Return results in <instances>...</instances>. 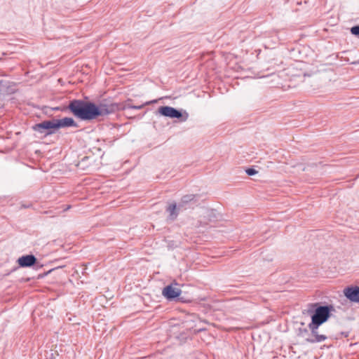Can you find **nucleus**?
Here are the masks:
<instances>
[{
    "label": "nucleus",
    "instance_id": "14",
    "mask_svg": "<svg viewBox=\"0 0 359 359\" xmlns=\"http://www.w3.org/2000/svg\"><path fill=\"white\" fill-rule=\"evenodd\" d=\"M245 172L248 175L252 176V175H254L257 174V171L255 169L252 168H247L245 170Z\"/></svg>",
    "mask_w": 359,
    "mask_h": 359
},
{
    "label": "nucleus",
    "instance_id": "17",
    "mask_svg": "<svg viewBox=\"0 0 359 359\" xmlns=\"http://www.w3.org/2000/svg\"><path fill=\"white\" fill-rule=\"evenodd\" d=\"M2 84V81H0V86H1Z\"/></svg>",
    "mask_w": 359,
    "mask_h": 359
},
{
    "label": "nucleus",
    "instance_id": "10",
    "mask_svg": "<svg viewBox=\"0 0 359 359\" xmlns=\"http://www.w3.org/2000/svg\"><path fill=\"white\" fill-rule=\"evenodd\" d=\"M182 206V204H180L177 207L175 203H169L165 209V211L168 213V219L170 221L175 220L179 215V211Z\"/></svg>",
    "mask_w": 359,
    "mask_h": 359
},
{
    "label": "nucleus",
    "instance_id": "4",
    "mask_svg": "<svg viewBox=\"0 0 359 359\" xmlns=\"http://www.w3.org/2000/svg\"><path fill=\"white\" fill-rule=\"evenodd\" d=\"M152 102H147L144 104H142L140 105H133L130 103V100H128L123 104H118L116 102H111L109 101H103L98 106H97V109L99 111L97 114V117L100 116L108 115L112 113L116 112L120 109L126 110V109H141L145 105H147Z\"/></svg>",
    "mask_w": 359,
    "mask_h": 359
},
{
    "label": "nucleus",
    "instance_id": "13",
    "mask_svg": "<svg viewBox=\"0 0 359 359\" xmlns=\"http://www.w3.org/2000/svg\"><path fill=\"white\" fill-rule=\"evenodd\" d=\"M350 32L353 35L359 37V25L352 27Z\"/></svg>",
    "mask_w": 359,
    "mask_h": 359
},
{
    "label": "nucleus",
    "instance_id": "8",
    "mask_svg": "<svg viewBox=\"0 0 359 359\" xmlns=\"http://www.w3.org/2000/svg\"><path fill=\"white\" fill-rule=\"evenodd\" d=\"M344 294L351 302L359 303V287H347L344 290Z\"/></svg>",
    "mask_w": 359,
    "mask_h": 359
},
{
    "label": "nucleus",
    "instance_id": "7",
    "mask_svg": "<svg viewBox=\"0 0 359 359\" xmlns=\"http://www.w3.org/2000/svg\"><path fill=\"white\" fill-rule=\"evenodd\" d=\"M182 293V290L173 287L172 285L165 286L162 292L163 295L168 300H172L179 297Z\"/></svg>",
    "mask_w": 359,
    "mask_h": 359
},
{
    "label": "nucleus",
    "instance_id": "16",
    "mask_svg": "<svg viewBox=\"0 0 359 359\" xmlns=\"http://www.w3.org/2000/svg\"><path fill=\"white\" fill-rule=\"evenodd\" d=\"M299 331H300V332H305V333H306V332H308L306 329H304L303 330H299Z\"/></svg>",
    "mask_w": 359,
    "mask_h": 359
},
{
    "label": "nucleus",
    "instance_id": "3",
    "mask_svg": "<svg viewBox=\"0 0 359 359\" xmlns=\"http://www.w3.org/2000/svg\"><path fill=\"white\" fill-rule=\"evenodd\" d=\"M67 108L76 117L83 121L95 119L99 113L95 104L82 100H71Z\"/></svg>",
    "mask_w": 359,
    "mask_h": 359
},
{
    "label": "nucleus",
    "instance_id": "2",
    "mask_svg": "<svg viewBox=\"0 0 359 359\" xmlns=\"http://www.w3.org/2000/svg\"><path fill=\"white\" fill-rule=\"evenodd\" d=\"M67 108L76 117L83 121L95 119L99 113L95 104L82 100H71Z\"/></svg>",
    "mask_w": 359,
    "mask_h": 359
},
{
    "label": "nucleus",
    "instance_id": "6",
    "mask_svg": "<svg viewBox=\"0 0 359 359\" xmlns=\"http://www.w3.org/2000/svg\"><path fill=\"white\" fill-rule=\"evenodd\" d=\"M158 112L162 116L169 118H180L182 116V114L180 111L169 106H163L158 108Z\"/></svg>",
    "mask_w": 359,
    "mask_h": 359
},
{
    "label": "nucleus",
    "instance_id": "11",
    "mask_svg": "<svg viewBox=\"0 0 359 359\" xmlns=\"http://www.w3.org/2000/svg\"><path fill=\"white\" fill-rule=\"evenodd\" d=\"M18 262L21 267H29L36 262V258L33 255H27L20 257Z\"/></svg>",
    "mask_w": 359,
    "mask_h": 359
},
{
    "label": "nucleus",
    "instance_id": "12",
    "mask_svg": "<svg viewBox=\"0 0 359 359\" xmlns=\"http://www.w3.org/2000/svg\"><path fill=\"white\" fill-rule=\"evenodd\" d=\"M195 198V195L194 194H188L184 196L181 199L182 204H187L190 201H192Z\"/></svg>",
    "mask_w": 359,
    "mask_h": 359
},
{
    "label": "nucleus",
    "instance_id": "15",
    "mask_svg": "<svg viewBox=\"0 0 359 359\" xmlns=\"http://www.w3.org/2000/svg\"><path fill=\"white\" fill-rule=\"evenodd\" d=\"M51 111H65L67 110H69L67 107H57L54 108L50 109Z\"/></svg>",
    "mask_w": 359,
    "mask_h": 359
},
{
    "label": "nucleus",
    "instance_id": "5",
    "mask_svg": "<svg viewBox=\"0 0 359 359\" xmlns=\"http://www.w3.org/2000/svg\"><path fill=\"white\" fill-rule=\"evenodd\" d=\"M33 130L43 134L44 136L50 135L55 133L57 129L55 123V118L42 121L32 126Z\"/></svg>",
    "mask_w": 359,
    "mask_h": 359
},
{
    "label": "nucleus",
    "instance_id": "1",
    "mask_svg": "<svg viewBox=\"0 0 359 359\" xmlns=\"http://www.w3.org/2000/svg\"><path fill=\"white\" fill-rule=\"evenodd\" d=\"M310 306L308 313L311 314V321L308 327L311 331V337L306 338V341L311 344L320 343L325 341L327 337L325 334H320L318 328L328 320L332 312L335 311V309L331 304L322 306L318 303L311 304Z\"/></svg>",
    "mask_w": 359,
    "mask_h": 359
},
{
    "label": "nucleus",
    "instance_id": "9",
    "mask_svg": "<svg viewBox=\"0 0 359 359\" xmlns=\"http://www.w3.org/2000/svg\"><path fill=\"white\" fill-rule=\"evenodd\" d=\"M55 126L57 129L65 128L69 127L77 128L78 124L70 117H65L60 119H55Z\"/></svg>",
    "mask_w": 359,
    "mask_h": 359
}]
</instances>
